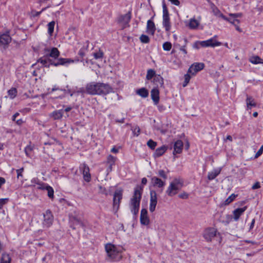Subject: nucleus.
<instances>
[{
  "mask_svg": "<svg viewBox=\"0 0 263 263\" xmlns=\"http://www.w3.org/2000/svg\"><path fill=\"white\" fill-rule=\"evenodd\" d=\"M75 61L78 62L79 60ZM38 63H41L43 66L49 68L50 65L58 66L59 65H67L71 63H73L74 60L68 58H59L57 62H54L50 58H47L45 54L44 57L40 58L37 61Z\"/></svg>",
  "mask_w": 263,
  "mask_h": 263,
  "instance_id": "obj_1",
  "label": "nucleus"
},
{
  "mask_svg": "<svg viewBox=\"0 0 263 263\" xmlns=\"http://www.w3.org/2000/svg\"><path fill=\"white\" fill-rule=\"evenodd\" d=\"M142 192V188L140 186H137L135 188L134 195L130 201V211L135 216L139 212Z\"/></svg>",
  "mask_w": 263,
  "mask_h": 263,
  "instance_id": "obj_2",
  "label": "nucleus"
},
{
  "mask_svg": "<svg viewBox=\"0 0 263 263\" xmlns=\"http://www.w3.org/2000/svg\"><path fill=\"white\" fill-rule=\"evenodd\" d=\"M108 259L110 261H118L122 258L121 252L114 245L108 243L105 246Z\"/></svg>",
  "mask_w": 263,
  "mask_h": 263,
  "instance_id": "obj_3",
  "label": "nucleus"
},
{
  "mask_svg": "<svg viewBox=\"0 0 263 263\" xmlns=\"http://www.w3.org/2000/svg\"><path fill=\"white\" fill-rule=\"evenodd\" d=\"M183 185V181L180 178H175L170 183L166 190V194L172 197L176 195L181 189Z\"/></svg>",
  "mask_w": 263,
  "mask_h": 263,
  "instance_id": "obj_4",
  "label": "nucleus"
},
{
  "mask_svg": "<svg viewBox=\"0 0 263 263\" xmlns=\"http://www.w3.org/2000/svg\"><path fill=\"white\" fill-rule=\"evenodd\" d=\"M163 21L162 25L166 32H170L171 29V23L169 16L168 11L164 1L162 3Z\"/></svg>",
  "mask_w": 263,
  "mask_h": 263,
  "instance_id": "obj_5",
  "label": "nucleus"
},
{
  "mask_svg": "<svg viewBox=\"0 0 263 263\" xmlns=\"http://www.w3.org/2000/svg\"><path fill=\"white\" fill-rule=\"evenodd\" d=\"M247 207L246 206L242 208H237L233 212V218L235 221L239 220L240 217L243 214L245 211L247 210ZM228 223H229L232 219V216L230 215H226Z\"/></svg>",
  "mask_w": 263,
  "mask_h": 263,
  "instance_id": "obj_6",
  "label": "nucleus"
},
{
  "mask_svg": "<svg viewBox=\"0 0 263 263\" xmlns=\"http://www.w3.org/2000/svg\"><path fill=\"white\" fill-rule=\"evenodd\" d=\"M122 199V190L115 191L113 198V210L117 212L119 208L121 200Z\"/></svg>",
  "mask_w": 263,
  "mask_h": 263,
  "instance_id": "obj_7",
  "label": "nucleus"
},
{
  "mask_svg": "<svg viewBox=\"0 0 263 263\" xmlns=\"http://www.w3.org/2000/svg\"><path fill=\"white\" fill-rule=\"evenodd\" d=\"M44 51L47 58H51L53 59H57L60 54V51L55 47H52L51 49L46 48L44 49Z\"/></svg>",
  "mask_w": 263,
  "mask_h": 263,
  "instance_id": "obj_8",
  "label": "nucleus"
},
{
  "mask_svg": "<svg viewBox=\"0 0 263 263\" xmlns=\"http://www.w3.org/2000/svg\"><path fill=\"white\" fill-rule=\"evenodd\" d=\"M100 83L91 82L87 84L86 90L87 93L92 95H98V88L99 87Z\"/></svg>",
  "mask_w": 263,
  "mask_h": 263,
  "instance_id": "obj_9",
  "label": "nucleus"
},
{
  "mask_svg": "<svg viewBox=\"0 0 263 263\" xmlns=\"http://www.w3.org/2000/svg\"><path fill=\"white\" fill-rule=\"evenodd\" d=\"M151 184L152 186L155 187H158L159 189H161V191H162V189L165 185V181L163 180V179L156 177L153 176L151 177Z\"/></svg>",
  "mask_w": 263,
  "mask_h": 263,
  "instance_id": "obj_10",
  "label": "nucleus"
},
{
  "mask_svg": "<svg viewBox=\"0 0 263 263\" xmlns=\"http://www.w3.org/2000/svg\"><path fill=\"white\" fill-rule=\"evenodd\" d=\"M132 17V14L130 11H128L124 15H121L119 17L118 22L122 25L123 28L129 26V22Z\"/></svg>",
  "mask_w": 263,
  "mask_h": 263,
  "instance_id": "obj_11",
  "label": "nucleus"
},
{
  "mask_svg": "<svg viewBox=\"0 0 263 263\" xmlns=\"http://www.w3.org/2000/svg\"><path fill=\"white\" fill-rule=\"evenodd\" d=\"M217 233V230L213 228H209L205 230L203 237L207 241H211Z\"/></svg>",
  "mask_w": 263,
  "mask_h": 263,
  "instance_id": "obj_12",
  "label": "nucleus"
},
{
  "mask_svg": "<svg viewBox=\"0 0 263 263\" xmlns=\"http://www.w3.org/2000/svg\"><path fill=\"white\" fill-rule=\"evenodd\" d=\"M98 88V95H106L112 91V88L109 84L103 83H100Z\"/></svg>",
  "mask_w": 263,
  "mask_h": 263,
  "instance_id": "obj_13",
  "label": "nucleus"
},
{
  "mask_svg": "<svg viewBox=\"0 0 263 263\" xmlns=\"http://www.w3.org/2000/svg\"><path fill=\"white\" fill-rule=\"evenodd\" d=\"M80 170L82 172L85 181L88 182H89L91 179V175L89 173V166L85 163H83L80 165Z\"/></svg>",
  "mask_w": 263,
  "mask_h": 263,
  "instance_id": "obj_14",
  "label": "nucleus"
},
{
  "mask_svg": "<svg viewBox=\"0 0 263 263\" xmlns=\"http://www.w3.org/2000/svg\"><path fill=\"white\" fill-rule=\"evenodd\" d=\"M204 67V64L203 63H195L188 69V73L195 75L197 72L203 69Z\"/></svg>",
  "mask_w": 263,
  "mask_h": 263,
  "instance_id": "obj_15",
  "label": "nucleus"
},
{
  "mask_svg": "<svg viewBox=\"0 0 263 263\" xmlns=\"http://www.w3.org/2000/svg\"><path fill=\"white\" fill-rule=\"evenodd\" d=\"M44 221L43 224L47 227H49L52 224L53 220V216L51 212L48 210L44 213Z\"/></svg>",
  "mask_w": 263,
  "mask_h": 263,
  "instance_id": "obj_16",
  "label": "nucleus"
},
{
  "mask_svg": "<svg viewBox=\"0 0 263 263\" xmlns=\"http://www.w3.org/2000/svg\"><path fill=\"white\" fill-rule=\"evenodd\" d=\"M140 223L142 225L147 226L149 223V219L148 216L147 211L146 209H142L141 211Z\"/></svg>",
  "mask_w": 263,
  "mask_h": 263,
  "instance_id": "obj_17",
  "label": "nucleus"
},
{
  "mask_svg": "<svg viewBox=\"0 0 263 263\" xmlns=\"http://www.w3.org/2000/svg\"><path fill=\"white\" fill-rule=\"evenodd\" d=\"M221 45V43L217 41L214 40L213 39H209L206 41H203L200 42V46L201 47H215Z\"/></svg>",
  "mask_w": 263,
  "mask_h": 263,
  "instance_id": "obj_18",
  "label": "nucleus"
},
{
  "mask_svg": "<svg viewBox=\"0 0 263 263\" xmlns=\"http://www.w3.org/2000/svg\"><path fill=\"white\" fill-rule=\"evenodd\" d=\"M151 96L154 104L156 105H158L160 100L158 89L157 88H153L151 91Z\"/></svg>",
  "mask_w": 263,
  "mask_h": 263,
  "instance_id": "obj_19",
  "label": "nucleus"
},
{
  "mask_svg": "<svg viewBox=\"0 0 263 263\" xmlns=\"http://www.w3.org/2000/svg\"><path fill=\"white\" fill-rule=\"evenodd\" d=\"M11 41V37L9 32L4 33L0 36V44L3 45H7Z\"/></svg>",
  "mask_w": 263,
  "mask_h": 263,
  "instance_id": "obj_20",
  "label": "nucleus"
},
{
  "mask_svg": "<svg viewBox=\"0 0 263 263\" xmlns=\"http://www.w3.org/2000/svg\"><path fill=\"white\" fill-rule=\"evenodd\" d=\"M183 142L181 140H178L175 142L174 146L173 154H180L183 148Z\"/></svg>",
  "mask_w": 263,
  "mask_h": 263,
  "instance_id": "obj_21",
  "label": "nucleus"
},
{
  "mask_svg": "<svg viewBox=\"0 0 263 263\" xmlns=\"http://www.w3.org/2000/svg\"><path fill=\"white\" fill-rule=\"evenodd\" d=\"M246 102L247 110H250L253 107H254L256 106V103L255 102L254 99L251 96H248V95H247Z\"/></svg>",
  "mask_w": 263,
  "mask_h": 263,
  "instance_id": "obj_22",
  "label": "nucleus"
},
{
  "mask_svg": "<svg viewBox=\"0 0 263 263\" xmlns=\"http://www.w3.org/2000/svg\"><path fill=\"white\" fill-rule=\"evenodd\" d=\"M156 30L155 25L153 21L149 20L147 22L146 32L152 35H154Z\"/></svg>",
  "mask_w": 263,
  "mask_h": 263,
  "instance_id": "obj_23",
  "label": "nucleus"
},
{
  "mask_svg": "<svg viewBox=\"0 0 263 263\" xmlns=\"http://www.w3.org/2000/svg\"><path fill=\"white\" fill-rule=\"evenodd\" d=\"M221 171V168H218L213 170L212 171L208 173V179L209 180H212L214 179L217 176H218Z\"/></svg>",
  "mask_w": 263,
  "mask_h": 263,
  "instance_id": "obj_24",
  "label": "nucleus"
},
{
  "mask_svg": "<svg viewBox=\"0 0 263 263\" xmlns=\"http://www.w3.org/2000/svg\"><path fill=\"white\" fill-rule=\"evenodd\" d=\"M167 147L165 145L157 148L154 152L153 156L155 158H158L161 156L167 150Z\"/></svg>",
  "mask_w": 263,
  "mask_h": 263,
  "instance_id": "obj_25",
  "label": "nucleus"
},
{
  "mask_svg": "<svg viewBox=\"0 0 263 263\" xmlns=\"http://www.w3.org/2000/svg\"><path fill=\"white\" fill-rule=\"evenodd\" d=\"M154 83L157 87H163V79L160 75L155 76L154 78Z\"/></svg>",
  "mask_w": 263,
  "mask_h": 263,
  "instance_id": "obj_26",
  "label": "nucleus"
},
{
  "mask_svg": "<svg viewBox=\"0 0 263 263\" xmlns=\"http://www.w3.org/2000/svg\"><path fill=\"white\" fill-rule=\"evenodd\" d=\"M199 24V22L198 20L195 18H192L189 20L188 26L191 29H195L198 28Z\"/></svg>",
  "mask_w": 263,
  "mask_h": 263,
  "instance_id": "obj_27",
  "label": "nucleus"
},
{
  "mask_svg": "<svg viewBox=\"0 0 263 263\" xmlns=\"http://www.w3.org/2000/svg\"><path fill=\"white\" fill-rule=\"evenodd\" d=\"M136 92V94L143 98L147 97L149 94L148 91L144 87L137 89Z\"/></svg>",
  "mask_w": 263,
  "mask_h": 263,
  "instance_id": "obj_28",
  "label": "nucleus"
},
{
  "mask_svg": "<svg viewBox=\"0 0 263 263\" xmlns=\"http://www.w3.org/2000/svg\"><path fill=\"white\" fill-rule=\"evenodd\" d=\"M73 224L71 226L73 229H76L77 227H84V223L79 219L77 218H74L72 221Z\"/></svg>",
  "mask_w": 263,
  "mask_h": 263,
  "instance_id": "obj_29",
  "label": "nucleus"
},
{
  "mask_svg": "<svg viewBox=\"0 0 263 263\" xmlns=\"http://www.w3.org/2000/svg\"><path fill=\"white\" fill-rule=\"evenodd\" d=\"M63 115V111L62 110H55L52 112L51 114V117L54 120H59L62 118Z\"/></svg>",
  "mask_w": 263,
  "mask_h": 263,
  "instance_id": "obj_30",
  "label": "nucleus"
},
{
  "mask_svg": "<svg viewBox=\"0 0 263 263\" xmlns=\"http://www.w3.org/2000/svg\"><path fill=\"white\" fill-rule=\"evenodd\" d=\"M31 182L35 183L37 184L36 189H37L39 190H45L46 187L48 185V184H47L45 183L42 182H40L39 181H36L35 179L32 180L31 181Z\"/></svg>",
  "mask_w": 263,
  "mask_h": 263,
  "instance_id": "obj_31",
  "label": "nucleus"
},
{
  "mask_svg": "<svg viewBox=\"0 0 263 263\" xmlns=\"http://www.w3.org/2000/svg\"><path fill=\"white\" fill-rule=\"evenodd\" d=\"M11 259L9 254L3 253L1 258L0 263H10Z\"/></svg>",
  "mask_w": 263,
  "mask_h": 263,
  "instance_id": "obj_32",
  "label": "nucleus"
},
{
  "mask_svg": "<svg viewBox=\"0 0 263 263\" xmlns=\"http://www.w3.org/2000/svg\"><path fill=\"white\" fill-rule=\"evenodd\" d=\"M155 76H156L155 71L152 69H149L147 71L146 78L147 80H150Z\"/></svg>",
  "mask_w": 263,
  "mask_h": 263,
  "instance_id": "obj_33",
  "label": "nucleus"
},
{
  "mask_svg": "<svg viewBox=\"0 0 263 263\" xmlns=\"http://www.w3.org/2000/svg\"><path fill=\"white\" fill-rule=\"evenodd\" d=\"M55 25L54 21H51L48 24V33L51 35L53 33L54 28Z\"/></svg>",
  "mask_w": 263,
  "mask_h": 263,
  "instance_id": "obj_34",
  "label": "nucleus"
},
{
  "mask_svg": "<svg viewBox=\"0 0 263 263\" xmlns=\"http://www.w3.org/2000/svg\"><path fill=\"white\" fill-rule=\"evenodd\" d=\"M158 175L163 179V180L165 181L166 180L167 178V173L163 170H160L157 172Z\"/></svg>",
  "mask_w": 263,
  "mask_h": 263,
  "instance_id": "obj_35",
  "label": "nucleus"
},
{
  "mask_svg": "<svg viewBox=\"0 0 263 263\" xmlns=\"http://www.w3.org/2000/svg\"><path fill=\"white\" fill-rule=\"evenodd\" d=\"M236 196L237 195L234 194H232L224 201L223 204L225 205L229 204L231 202L234 201Z\"/></svg>",
  "mask_w": 263,
  "mask_h": 263,
  "instance_id": "obj_36",
  "label": "nucleus"
},
{
  "mask_svg": "<svg viewBox=\"0 0 263 263\" xmlns=\"http://www.w3.org/2000/svg\"><path fill=\"white\" fill-rule=\"evenodd\" d=\"M8 93L11 99H13L17 95V90L15 88H12L8 91Z\"/></svg>",
  "mask_w": 263,
  "mask_h": 263,
  "instance_id": "obj_37",
  "label": "nucleus"
},
{
  "mask_svg": "<svg viewBox=\"0 0 263 263\" xmlns=\"http://www.w3.org/2000/svg\"><path fill=\"white\" fill-rule=\"evenodd\" d=\"M45 190L47 191L48 196L49 198L53 199L54 197V191L53 188L51 186L48 185Z\"/></svg>",
  "mask_w": 263,
  "mask_h": 263,
  "instance_id": "obj_38",
  "label": "nucleus"
},
{
  "mask_svg": "<svg viewBox=\"0 0 263 263\" xmlns=\"http://www.w3.org/2000/svg\"><path fill=\"white\" fill-rule=\"evenodd\" d=\"M157 142L152 139H149L147 142V145L151 149H155L157 146Z\"/></svg>",
  "mask_w": 263,
  "mask_h": 263,
  "instance_id": "obj_39",
  "label": "nucleus"
},
{
  "mask_svg": "<svg viewBox=\"0 0 263 263\" xmlns=\"http://www.w3.org/2000/svg\"><path fill=\"white\" fill-rule=\"evenodd\" d=\"M261 59L258 56L252 57L250 58V61L253 64L261 63Z\"/></svg>",
  "mask_w": 263,
  "mask_h": 263,
  "instance_id": "obj_40",
  "label": "nucleus"
},
{
  "mask_svg": "<svg viewBox=\"0 0 263 263\" xmlns=\"http://www.w3.org/2000/svg\"><path fill=\"white\" fill-rule=\"evenodd\" d=\"M140 40L142 43H148L150 41L149 37L145 34H142L140 37Z\"/></svg>",
  "mask_w": 263,
  "mask_h": 263,
  "instance_id": "obj_41",
  "label": "nucleus"
},
{
  "mask_svg": "<svg viewBox=\"0 0 263 263\" xmlns=\"http://www.w3.org/2000/svg\"><path fill=\"white\" fill-rule=\"evenodd\" d=\"M189 73L187 72V73L185 74L184 75V82L183 83V84H182V86L184 87L187 86V85L189 83L190 80L191 79V76H190V75Z\"/></svg>",
  "mask_w": 263,
  "mask_h": 263,
  "instance_id": "obj_42",
  "label": "nucleus"
},
{
  "mask_svg": "<svg viewBox=\"0 0 263 263\" xmlns=\"http://www.w3.org/2000/svg\"><path fill=\"white\" fill-rule=\"evenodd\" d=\"M163 49L165 51H170L172 48V44L169 42H165L163 44Z\"/></svg>",
  "mask_w": 263,
  "mask_h": 263,
  "instance_id": "obj_43",
  "label": "nucleus"
},
{
  "mask_svg": "<svg viewBox=\"0 0 263 263\" xmlns=\"http://www.w3.org/2000/svg\"><path fill=\"white\" fill-rule=\"evenodd\" d=\"M150 201H157V193L155 191L151 190L150 191Z\"/></svg>",
  "mask_w": 263,
  "mask_h": 263,
  "instance_id": "obj_44",
  "label": "nucleus"
},
{
  "mask_svg": "<svg viewBox=\"0 0 263 263\" xmlns=\"http://www.w3.org/2000/svg\"><path fill=\"white\" fill-rule=\"evenodd\" d=\"M229 22L234 25V26H237L239 24V21L233 16H231L229 17Z\"/></svg>",
  "mask_w": 263,
  "mask_h": 263,
  "instance_id": "obj_45",
  "label": "nucleus"
},
{
  "mask_svg": "<svg viewBox=\"0 0 263 263\" xmlns=\"http://www.w3.org/2000/svg\"><path fill=\"white\" fill-rule=\"evenodd\" d=\"M157 203V201H150L149 211L151 212H153L155 210Z\"/></svg>",
  "mask_w": 263,
  "mask_h": 263,
  "instance_id": "obj_46",
  "label": "nucleus"
},
{
  "mask_svg": "<svg viewBox=\"0 0 263 263\" xmlns=\"http://www.w3.org/2000/svg\"><path fill=\"white\" fill-rule=\"evenodd\" d=\"M9 201L8 198L0 199V209H3L4 205L6 204Z\"/></svg>",
  "mask_w": 263,
  "mask_h": 263,
  "instance_id": "obj_47",
  "label": "nucleus"
},
{
  "mask_svg": "<svg viewBox=\"0 0 263 263\" xmlns=\"http://www.w3.org/2000/svg\"><path fill=\"white\" fill-rule=\"evenodd\" d=\"M133 134L136 136H138L140 133V128L138 126H136L132 129Z\"/></svg>",
  "mask_w": 263,
  "mask_h": 263,
  "instance_id": "obj_48",
  "label": "nucleus"
},
{
  "mask_svg": "<svg viewBox=\"0 0 263 263\" xmlns=\"http://www.w3.org/2000/svg\"><path fill=\"white\" fill-rule=\"evenodd\" d=\"M93 56L96 59H101L103 56V52L100 50L98 52L93 53Z\"/></svg>",
  "mask_w": 263,
  "mask_h": 263,
  "instance_id": "obj_49",
  "label": "nucleus"
},
{
  "mask_svg": "<svg viewBox=\"0 0 263 263\" xmlns=\"http://www.w3.org/2000/svg\"><path fill=\"white\" fill-rule=\"evenodd\" d=\"M32 151V148L30 146H26L25 149V152L26 155L28 157H30V154H31V152Z\"/></svg>",
  "mask_w": 263,
  "mask_h": 263,
  "instance_id": "obj_50",
  "label": "nucleus"
},
{
  "mask_svg": "<svg viewBox=\"0 0 263 263\" xmlns=\"http://www.w3.org/2000/svg\"><path fill=\"white\" fill-rule=\"evenodd\" d=\"M263 152V145H261L259 148V149L257 153L255 154V158H256L258 157L259 156H260Z\"/></svg>",
  "mask_w": 263,
  "mask_h": 263,
  "instance_id": "obj_51",
  "label": "nucleus"
},
{
  "mask_svg": "<svg viewBox=\"0 0 263 263\" xmlns=\"http://www.w3.org/2000/svg\"><path fill=\"white\" fill-rule=\"evenodd\" d=\"M24 168L22 167L20 169L16 170V173H17V178L19 179L20 177H22V173L23 172Z\"/></svg>",
  "mask_w": 263,
  "mask_h": 263,
  "instance_id": "obj_52",
  "label": "nucleus"
},
{
  "mask_svg": "<svg viewBox=\"0 0 263 263\" xmlns=\"http://www.w3.org/2000/svg\"><path fill=\"white\" fill-rule=\"evenodd\" d=\"M188 194L186 193H183L179 195V197L181 199H186L188 198Z\"/></svg>",
  "mask_w": 263,
  "mask_h": 263,
  "instance_id": "obj_53",
  "label": "nucleus"
},
{
  "mask_svg": "<svg viewBox=\"0 0 263 263\" xmlns=\"http://www.w3.org/2000/svg\"><path fill=\"white\" fill-rule=\"evenodd\" d=\"M172 4L175 5V6H179L180 5V2L179 0H168Z\"/></svg>",
  "mask_w": 263,
  "mask_h": 263,
  "instance_id": "obj_54",
  "label": "nucleus"
},
{
  "mask_svg": "<svg viewBox=\"0 0 263 263\" xmlns=\"http://www.w3.org/2000/svg\"><path fill=\"white\" fill-rule=\"evenodd\" d=\"M125 117H123L121 119H116L115 120V122L116 123H124L125 122Z\"/></svg>",
  "mask_w": 263,
  "mask_h": 263,
  "instance_id": "obj_55",
  "label": "nucleus"
},
{
  "mask_svg": "<svg viewBox=\"0 0 263 263\" xmlns=\"http://www.w3.org/2000/svg\"><path fill=\"white\" fill-rule=\"evenodd\" d=\"M78 54L81 57L83 58L85 55V53L84 52V50L83 49H80L79 51Z\"/></svg>",
  "mask_w": 263,
  "mask_h": 263,
  "instance_id": "obj_56",
  "label": "nucleus"
},
{
  "mask_svg": "<svg viewBox=\"0 0 263 263\" xmlns=\"http://www.w3.org/2000/svg\"><path fill=\"white\" fill-rule=\"evenodd\" d=\"M200 46V42H196L193 45V48L196 49H199Z\"/></svg>",
  "mask_w": 263,
  "mask_h": 263,
  "instance_id": "obj_57",
  "label": "nucleus"
},
{
  "mask_svg": "<svg viewBox=\"0 0 263 263\" xmlns=\"http://www.w3.org/2000/svg\"><path fill=\"white\" fill-rule=\"evenodd\" d=\"M260 187V184L258 182H256L252 187V189L255 190Z\"/></svg>",
  "mask_w": 263,
  "mask_h": 263,
  "instance_id": "obj_58",
  "label": "nucleus"
},
{
  "mask_svg": "<svg viewBox=\"0 0 263 263\" xmlns=\"http://www.w3.org/2000/svg\"><path fill=\"white\" fill-rule=\"evenodd\" d=\"M107 159L109 162H114L115 161V158L111 155H109Z\"/></svg>",
  "mask_w": 263,
  "mask_h": 263,
  "instance_id": "obj_59",
  "label": "nucleus"
},
{
  "mask_svg": "<svg viewBox=\"0 0 263 263\" xmlns=\"http://www.w3.org/2000/svg\"><path fill=\"white\" fill-rule=\"evenodd\" d=\"M6 182L5 179L3 177H0V188L1 186L4 184Z\"/></svg>",
  "mask_w": 263,
  "mask_h": 263,
  "instance_id": "obj_60",
  "label": "nucleus"
},
{
  "mask_svg": "<svg viewBox=\"0 0 263 263\" xmlns=\"http://www.w3.org/2000/svg\"><path fill=\"white\" fill-rule=\"evenodd\" d=\"M230 16H233V17L236 18L237 17L241 16L242 14H241V13H235V14H230Z\"/></svg>",
  "mask_w": 263,
  "mask_h": 263,
  "instance_id": "obj_61",
  "label": "nucleus"
},
{
  "mask_svg": "<svg viewBox=\"0 0 263 263\" xmlns=\"http://www.w3.org/2000/svg\"><path fill=\"white\" fill-rule=\"evenodd\" d=\"M180 50L182 51L185 54H187V51L185 49V46L181 47L180 48Z\"/></svg>",
  "mask_w": 263,
  "mask_h": 263,
  "instance_id": "obj_62",
  "label": "nucleus"
},
{
  "mask_svg": "<svg viewBox=\"0 0 263 263\" xmlns=\"http://www.w3.org/2000/svg\"><path fill=\"white\" fill-rule=\"evenodd\" d=\"M19 113L18 112H16L15 114H14L12 116V120L13 121H16V117L19 116Z\"/></svg>",
  "mask_w": 263,
  "mask_h": 263,
  "instance_id": "obj_63",
  "label": "nucleus"
},
{
  "mask_svg": "<svg viewBox=\"0 0 263 263\" xmlns=\"http://www.w3.org/2000/svg\"><path fill=\"white\" fill-rule=\"evenodd\" d=\"M15 122H16V123L18 125H22L23 123V121L21 119H18V120H16Z\"/></svg>",
  "mask_w": 263,
  "mask_h": 263,
  "instance_id": "obj_64",
  "label": "nucleus"
}]
</instances>
